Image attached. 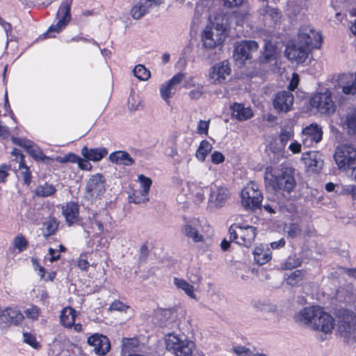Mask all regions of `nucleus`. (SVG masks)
Masks as SVG:
<instances>
[{
  "mask_svg": "<svg viewBox=\"0 0 356 356\" xmlns=\"http://www.w3.org/2000/svg\"><path fill=\"white\" fill-rule=\"evenodd\" d=\"M289 6L294 15H297L302 9L307 6L306 0H289Z\"/></svg>",
  "mask_w": 356,
  "mask_h": 356,
  "instance_id": "09e8293b",
  "label": "nucleus"
},
{
  "mask_svg": "<svg viewBox=\"0 0 356 356\" xmlns=\"http://www.w3.org/2000/svg\"><path fill=\"white\" fill-rule=\"evenodd\" d=\"M232 117L238 121H245L253 116V112L250 107H245L244 104L234 103L231 106Z\"/></svg>",
  "mask_w": 356,
  "mask_h": 356,
  "instance_id": "c756f323",
  "label": "nucleus"
},
{
  "mask_svg": "<svg viewBox=\"0 0 356 356\" xmlns=\"http://www.w3.org/2000/svg\"><path fill=\"white\" fill-rule=\"evenodd\" d=\"M227 36V33L216 31L211 26H207L202 35V40L203 45L208 49L215 48L221 44Z\"/></svg>",
  "mask_w": 356,
  "mask_h": 356,
  "instance_id": "ddd939ff",
  "label": "nucleus"
},
{
  "mask_svg": "<svg viewBox=\"0 0 356 356\" xmlns=\"http://www.w3.org/2000/svg\"><path fill=\"white\" fill-rule=\"evenodd\" d=\"M166 349L175 356H192L195 343L184 334L169 333L165 337Z\"/></svg>",
  "mask_w": 356,
  "mask_h": 356,
  "instance_id": "7ed1b4c3",
  "label": "nucleus"
},
{
  "mask_svg": "<svg viewBox=\"0 0 356 356\" xmlns=\"http://www.w3.org/2000/svg\"><path fill=\"white\" fill-rule=\"evenodd\" d=\"M334 326V319L321 308L317 312L312 329L319 330L325 334L331 333Z\"/></svg>",
  "mask_w": 356,
  "mask_h": 356,
  "instance_id": "dca6fc26",
  "label": "nucleus"
},
{
  "mask_svg": "<svg viewBox=\"0 0 356 356\" xmlns=\"http://www.w3.org/2000/svg\"><path fill=\"white\" fill-rule=\"evenodd\" d=\"M140 195L136 192L132 197H129V201L135 204H140L146 202L149 200L147 195H144L142 192L138 193Z\"/></svg>",
  "mask_w": 356,
  "mask_h": 356,
  "instance_id": "bf43d9fd",
  "label": "nucleus"
},
{
  "mask_svg": "<svg viewBox=\"0 0 356 356\" xmlns=\"http://www.w3.org/2000/svg\"><path fill=\"white\" fill-rule=\"evenodd\" d=\"M298 41L312 50L320 47L322 36L312 26L303 25L299 29Z\"/></svg>",
  "mask_w": 356,
  "mask_h": 356,
  "instance_id": "1a4fd4ad",
  "label": "nucleus"
},
{
  "mask_svg": "<svg viewBox=\"0 0 356 356\" xmlns=\"http://www.w3.org/2000/svg\"><path fill=\"white\" fill-rule=\"evenodd\" d=\"M231 191L227 186L219 181L212 183L209 188L207 210L213 211L225 206L231 197Z\"/></svg>",
  "mask_w": 356,
  "mask_h": 356,
  "instance_id": "20e7f679",
  "label": "nucleus"
},
{
  "mask_svg": "<svg viewBox=\"0 0 356 356\" xmlns=\"http://www.w3.org/2000/svg\"><path fill=\"white\" fill-rule=\"evenodd\" d=\"M78 161L76 162L78 163L79 168L83 170H91L92 165L86 159H81L78 156Z\"/></svg>",
  "mask_w": 356,
  "mask_h": 356,
  "instance_id": "680f3d73",
  "label": "nucleus"
},
{
  "mask_svg": "<svg viewBox=\"0 0 356 356\" xmlns=\"http://www.w3.org/2000/svg\"><path fill=\"white\" fill-rule=\"evenodd\" d=\"M109 159L111 162L118 165H131L134 160L129 153L124 151H118L110 154Z\"/></svg>",
  "mask_w": 356,
  "mask_h": 356,
  "instance_id": "473e14b6",
  "label": "nucleus"
},
{
  "mask_svg": "<svg viewBox=\"0 0 356 356\" xmlns=\"http://www.w3.org/2000/svg\"><path fill=\"white\" fill-rule=\"evenodd\" d=\"M262 54L259 58V63L267 64L276 63L277 60V50L276 47L270 42L265 40Z\"/></svg>",
  "mask_w": 356,
  "mask_h": 356,
  "instance_id": "a878e982",
  "label": "nucleus"
},
{
  "mask_svg": "<svg viewBox=\"0 0 356 356\" xmlns=\"http://www.w3.org/2000/svg\"><path fill=\"white\" fill-rule=\"evenodd\" d=\"M334 161L341 170H346L356 165V149L350 145H341L337 147Z\"/></svg>",
  "mask_w": 356,
  "mask_h": 356,
  "instance_id": "0eeeda50",
  "label": "nucleus"
},
{
  "mask_svg": "<svg viewBox=\"0 0 356 356\" xmlns=\"http://www.w3.org/2000/svg\"><path fill=\"white\" fill-rule=\"evenodd\" d=\"M258 48L259 45L255 41L242 40L235 44L233 57L239 65H243L245 60L252 58V54Z\"/></svg>",
  "mask_w": 356,
  "mask_h": 356,
  "instance_id": "9b49d317",
  "label": "nucleus"
},
{
  "mask_svg": "<svg viewBox=\"0 0 356 356\" xmlns=\"http://www.w3.org/2000/svg\"><path fill=\"white\" fill-rule=\"evenodd\" d=\"M56 191V189L54 186L47 183L38 186L35 189L36 195L41 197H48L53 195Z\"/></svg>",
  "mask_w": 356,
  "mask_h": 356,
  "instance_id": "37998d69",
  "label": "nucleus"
},
{
  "mask_svg": "<svg viewBox=\"0 0 356 356\" xmlns=\"http://www.w3.org/2000/svg\"><path fill=\"white\" fill-rule=\"evenodd\" d=\"M184 76L183 73H177L161 86V96L165 102L168 103L170 102L169 99L175 94L179 85L184 80Z\"/></svg>",
  "mask_w": 356,
  "mask_h": 356,
  "instance_id": "a211bd4d",
  "label": "nucleus"
},
{
  "mask_svg": "<svg viewBox=\"0 0 356 356\" xmlns=\"http://www.w3.org/2000/svg\"><path fill=\"white\" fill-rule=\"evenodd\" d=\"M343 127L348 134H353L356 132V108L349 109L343 120Z\"/></svg>",
  "mask_w": 356,
  "mask_h": 356,
  "instance_id": "72a5a7b5",
  "label": "nucleus"
},
{
  "mask_svg": "<svg viewBox=\"0 0 356 356\" xmlns=\"http://www.w3.org/2000/svg\"><path fill=\"white\" fill-rule=\"evenodd\" d=\"M254 261L259 265H264L271 259V253L268 248L263 245L256 247L253 252Z\"/></svg>",
  "mask_w": 356,
  "mask_h": 356,
  "instance_id": "c9c22d12",
  "label": "nucleus"
},
{
  "mask_svg": "<svg viewBox=\"0 0 356 356\" xmlns=\"http://www.w3.org/2000/svg\"><path fill=\"white\" fill-rule=\"evenodd\" d=\"M75 311L72 308H65L60 316V322L65 327H71L75 321Z\"/></svg>",
  "mask_w": 356,
  "mask_h": 356,
  "instance_id": "e433bc0d",
  "label": "nucleus"
},
{
  "mask_svg": "<svg viewBox=\"0 0 356 356\" xmlns=\"http://www.w3.org/2000/svg\"><path fill=\"white\" fill-rule=\"evenodd\" d=\"M320 308L318 306L305 307L295 314L294 319L297 323L307 325L312 329L315 318L317 316V312L319 311Z\"/></svg>",
  "mask_w": 356,
  "mask_h": 356,
  "instance_id": "412c9836",
  "label": "nucleus"
},
{
  "mask_svg": "<svg viewBox=\"0 0 356 356\" xmlns=\"http://www.w3.org/2000/svg\"><path fill=\"white\" fill-rule=\"evenodd\" d=\"M284 232L288 237L294 238L301 236L302 229L297 222H289L284 225Z\"/></svg>",
  "mask_w": 356,
  "mask_h": 356,
  "instance_id": "4c0bfd02",
  "label": "nucleus"
},
{
  "mask_svg": "<svg viewBox=\"0 0 356 356\" xmlns=\"http://www.w3.org/2000/svg\"><path fill=\"white\" fill-rule=\"evenodd\" d=\"M263 207L265 211L270 213H275L280 209V206L275 201L271 202L270 204H264Z\"/></svg>",
  "mask_w": 356,
  "mask_h": 356,
  "instance_id": "0e129e2a",
  "label": "nucleus"
},
{
  "mask_svg": "<svg viewBox=\"0 0 356 356\" xmlns=\"http://www.w3.org/2000/svg\"><path fill=\"white\" fill-rule=\"evenodd\" d=\"M339 86L344 94L353 95L356 94V72L342 74L339 79Z\"/></svg>",
  "mask_w": 356,
  "mask_h": 356,
  "instance_id": "bb28decb",
  "label": "nucleus"
},
{
  "mask_svg": "<svg viewBox=\"0 0 356 356\" xmlns=\"http://www.w3.org/2000/svg\"><path fill=\"white\" fill-rule=\"evenodd\" d=\"M134 74L141 81H147L151 76L150 72L143 65H136L134 69Z\"/></svg>",
  "mask_w": 356,
  "mask_h": 356,
  "instance_id": "c03bdc74",
  "label": "nucleus"
},
{
  "mask_svg": "<svg viewBox=\"0 0 356 356\" xmlns=\"http://www.w3.org/2000/svg\"><path fill=\"white\" fill-rule=\"evenodd\" d=\"M105 184L106 180L102 174L92 175L86 183L85 197L92 200L103 195L106 191Z\"/></svg>",
  "mask_w": 356,
  "mask_h": 356,
  "instance_id": "f8f14e48",
  "label": "nucleus"
},
{
  "mask_svg": "<svg viewBox=\"0 0 356 356\" xmlns=\"http://www.w3.org/2000/svg\"><path fill=\"white\" fill-rule=\"evenodd\" d=\"M262 198L261 193L254 183H250L241 191V202L246 208L250 209L261 208Z\"/></svg>",
  "mask_w": 356,
  "mask_h": 356,
  "instance_id": "9d476101",
  "label": "nucleus"
},
{
  "mask_svg": "<svg viewBox=\"0 0 356 356\" xmlns=\"http://www.w3.org/2000/svg\"><path fill=\"white\" fill-rule=\"evenodd\" d=\"M174 283L177 288L183 290L189 297L195 299V295L193 293L194 287L183 279L175 278Z\"/></svg>",
  "mask_w": 356,
  "mask_h": 356,
  "instance_id": "a19ab883",
  "label": "nucleus"
},
{
  "mask_svg": "<svg viewBox=\"0 0 356 356\" xmlns=\"http://www.w3.org/2000/svg\"><path fill=\"white\" fill-rule=\"evenodd\" d=\"M323 131L316 124H312L302 130V143L310 147L313 143H318L322 139Z\"/></svg>",
  "mask_w": 356,
  "mask_h": 356,
  "instance_id": "5701e85b",
  "label": "nucleus"
},
{
  "mask_svg": "<svg viewBox=\"0 0 356 356\" xmlns=\"http://www.w3.org/2000/svg\"><path fill=\"white\" fill-rule=\"evenodd\" d=\"M19 174L26 185H29L31 181V175L29 168L24 163V160L20 161L19 164Z\"/></svg>",
  "mask_w": 356,
  "mask_h": 356,
  "instance_id": "de8ad7c7",
  "label": "nucleus"
},
{
  "mask_svg": "<svg viewBox=\"0 0 356 356\" xmlns=\"http://www.w3.org/2000/svg\"><path fill=\"white\" fill-rule=\"evenodd\" d=\"M78 156L74 153H68L64 156L56 157V161L60 163H65L67 162L76 163L78 161Z\"/></svg>",
  "mask_w": 356,
  "mask_h": 356,
  "instance_id": "603ef678",
  "label": "nucleus"
},
{
  "mask_svg": "<svg viewBox=\"0 0 356 356\" xmlns=\"http://www.w3.org/2000/svg\"><path fill=\"white\" fill-rule=\"evenodd\" d=\"M58 223L54 218L48 220L43 223L42 234L44 237L47 238L49 236L53 235L56 233L58 229Z\"/></svg>",
  "mask_w": 356,
  "mask_h": 356,
  "instance_id": "58836bf2",
  "label": "nucleus"
},
{
  "mask_svg": "<svg viewBox=\"0 0 356 356\" xmlns=\"http://www.w3.org/2000/svg\"><path fill=\"white\" fill-rule=\"evenodd\" d=\"M230 239L236 243L249 248L257 236L256 227L250 225L241 226L233 224L229 229Z\"/></svg>",
  "mask_w": 356,
  "mask_h": 356,
  "instance_id": "39448f33",
  "label": "nucleus"
},
{
  "mask_svg": "<svg viewBox=\"0 0 356 356\" xmlns=\"http://www.w3.org/2000/svg\"><path fill=\"white\" fill-rule=\"evenodd\" d=\"M310 104L322 114H332L336 109L332 92L329 90H325V92H320L314 95L310 99Z\"/></svg>",
  "mask_w": 356,
  "mask_h": 356,
  "instance_id": "6e6552de",
  "label": "nucleus"
},
{
  "mask_svg": "<svg viewBox=\"0 0 356 356\" xmlns=\"http://www.w3.org/2000/svg\"><path fill=\"white\" fill-rule=\"evenodd\" d=\"M128 306L125 305L123 302H122L120 300H115L110 306L109 309L111 310H115V311H126L127 309H128Z\"/></svg>",
  "mask_w": 356,
  "mask_h": 356,
  "instance_id": "e2e57ef3",
  "label": "nucleus"
},
{
  "mask_svg": "<svg viewBox=\"0 0 356 356\" xmlns=\"http://www.w3.org/2000/svg\"><path fill=\"white\" fill-rule=\"evenodd\" d=\"M11 140L14 144L24 147L27 153L35 159L44 161L48 159V157L43 154L42 149L33 141L14 136L11 138Z\"/></svg>",
  "mask_w": 356,
  "mask_h": 356,
  "instance_id": "6ab92c4d",
  "label": "nucleus"
},
{
  "mask_svg": "<svg viewBox=\"0 0 356 356\" xmlns=\"http://www.w3.org/2000/svg\"><path fill=\"white\" fill-rule=\"evenodd\" d=\"M24 341L34 348H38L40 346L37 342L35 337L30 333L23 334Z\"/></svg>",
  "mask_w": 356,
  "mask_h": 356,
  "instance_id": "052dcab7",
  "label": "nucleus"
},
{
  "mask_svg": "<svg viewBox=\"0 0 356 356\" xmlns=\"http://www.w3.org/2000/svg\"><path fill=\"white\" fill-rule=\"evenodd\" d=\"M198 223L196 220L187 221L182 227L183 234L193 242L197 243L203 241V236L197 229Z\"/></svg>",
  "mask_w": 356,
  "mask_h": 356,
  "instance_id": "cd10ccee",
  "label": "nucleus"
},
{
  "mask_svg": "<svg viewBox=\"0 0 356 356\" xmlns=\"http://www.w3.org/2000/svg\"><path fill=\"white\" fill-rule=\"evenodd\" d=\"M13 245L15 248L19 250V252H22L26 248L28 241L23 236L17 235L13 241Z\"/></svg>",
  "mask_w": 356,
  "mask_h": 356,
  "instance_id": "3c124183",
  "label": "nucleus"
},
{
  "mask_svg": "<svg viewBox=\"0 0 356 356\" xmlns=\"http://www.w3.org/2000/svg\"><path fill=\"white\" fill-rule=\"evenodd\" d=\"M311 51L309 47H305L303 44L297 41L296 44L286 47L285 54L289 60L298 63H304L308 58Z\"/></svg>",
  "mask_w": 356,
  "mask_h": 356,
  "instance_id": "f3484780",
  "label": "nucleus"
},
{
  "mask_svg": "<svg viewBox=\"0 0 356 356\" xmlns=\"http://www.w3.org/2000/svg\"><path fill=\"white\" fill-rule=\"evenodd\" d=\"M83 158L94 162L102 160L108 154V151L105 147L88 148L83 147L81 151Z\"/></svg>",
  "mask_w": 356,
  "mask_h": 356,
  "instance_id": "c85d7f7f",
  "label": "nucleus"
},
{
  "mask_svg": "<svg viewBox=\"0 0 356 356\" xmlns=\"http://www.w3.org/2000/svg\"><path fill=\"white\" fill-rule=\"evenodd\" d=\"M294 102L293 95L289 90L278 92L273 100L274 108L279 113H287L292 109Z\"/></svg>",
  "mask_w": 356,
  "mask_h": 356,
  "instance_id": "4468645a",
  "label": "nucleus"
},
{
  "mask_svg": "<svg viewBox=\"0 0 356 356\" xmlns=\"http://www.w3.org/2000/svg\"><path fill=\"white\" fill-rule=\"evenodd\" d=\"M268 191L290 194L296 187L294 170L291 168L267 167L264 174Z\"/></svg>",
  "mask_w": 356,
  "mask_h": 356,
  "instance_id": "f257e3e1",
  "label": "nucleus"
},
{
  "mask_svg": "<svg viewBox=\"0 0 356 356\" xmlns=\"http://www.w3.org/2000/svg\"><path fill=\"white\" fill-rule=\"evenodd\" d=\"M212 145L207 140H202L196 152V157L200 161H204L207 155L211 151Z\"/></svg>",
  "mask_w": 356,
  "mask_h": 356,
  "instance_id": "79ce46f5",
  "label": "nucleus"
},
{
  "mask_svg": "<svg viewBox=\"0 0 356 356\" xmlns=\"http://www.w3.org/2000/svg\"><path fill=\"white\" fill-rule=\"evenodd\" d=\"M209 26L215 29L216 31L227 32V19L223 13H218L214 17H210Z\"/></svg>",
  "mask_w": 356,
  "mask_h": 356,
  "instance_id": "f704fd0d",
  "label": "nucleus"
},
{
  "mask_svg": "<svg viewBox=\"0 0 356 356\" xmlns=\"http://www.w3.org/2000/svg\"><path fill=\"white\" fill-rule=\"evenodd\" d=\"M23 319V314L16 308L8 307L0 313V322L5 325H17Z\"/></svg>",
  "mask_w": 356,
  "mask_h": 356,
  "instance_id": "393cba45",
  "label": "nucleus"
},
{
  "mask_svg": "<svg viewBox=\"0 0 356 356\" xmlns=\"http://www.w3.org/2000/svg\"><path fill=\"white\" fill-rule=\"evenodd\" d=\"M162 3V0H140L131 10L134 19H139L147 13L156 10Z\"/></svg>",
  "mask_w": 356,
  "mask_h": 356,
  "instance_id": "2eb2a0df",
  "label": "nucleus"
},
{
  "mask_svg": "<svg viewBox=\"0 0 356 356\" xmlns=\"http://www.w3.org/2000/svg\"><path fill=\"white\" fill-rule=\"evenodd\" d=\"M309 156L307 165L309 170L318 172L323 167V159L322 155L318 152H312L307 154Z\"/></svg>",
  "mask_w": 356,
  "mask_h": 356,
  "instance_id": "2f4dec72",
  "label": "nucleus"
},
{
  "mask_svg": "<svg viewBox=\"0 0 356 356\" xmlns=\"http://www.w3.org/2000/svg\"><path fill=\"white\" fill-rule=\"evenodd\" d=\"M205 199L204 191L203 188H199L194 196V201L196 204L202 203Z\"/></svg>",
  "mask_w": 356,
  "mask_h": 356,
  "instance_id": "338daca9",
  "label": "nucleus"
},
{
  "mask_svg": "<svg viewBox=\"0 0 356 356\" xmlns=\"http://www.w3.org/2000/svg\"><path fill=\"white\" fill-rule=\"evenodd\" d=\"M225 157L220 152L215 151L211 154V161L215 164H219L224 161Z\"/></svg>",
  "mask_w": 356,
  "mask_h": 356,
  "instance_id": "69168bd1",
  "label": "nucleus"
},
{
  "mask_svg": "<svg viewBox=\"0 0 356 356\" xmlns=\"http://www.w3.org/2000/svg\"><path fill=\"white\" fill-rule=\"evenodd\" d=\"M24 314L28 318L36 320L38 319L40 314V309L38 307L33 305L31 307L26 309L24 311Z\"/></svg>",
  "mask_w": 356,
  "mask_h": 356,
  "instance_id": "5fc2aeb1",
  "label": "nucleus"
},
{
  "mask_svg": "<svg viewBox=\"0 0 356 356\" xmlns=\"http://www.w3.org/2000/svg\"><path fill=\"white\" fill-rule=\"evenodd\" d=\"M188 273V278L193 284H200L202 282V276L198 269L191 270Z\"/></svg>",
  "mask_w": 356,
  "mask_h": 356,
  "instance_id": "13d9d810",
  "label": "nucleus"
},
{
  "mask_svg": "<svg viewBox=\"0 0 356 356\" xmlns=\"http://www.w3.org/2000/svg\"><path fill=\"white\" fill-rule=\"evenodd\" d=\"M88 343L93 346L94 351L99 355H106L111 349L109 339L107 337L100 334H94L88 337Z\"/></svg>",
  "mask_w": 356,
  "mask_h": 356,
  "instance_id": "4be33fe9",
  "label": "nucleus"
},
{
  "mask_svg": "<svg viewBox=\"0 0 356 356\" xmlns=\"http://www.w3.org/2000/svg\"><path fill=\"white\" fill-rule=\"evenodd\" d=\"M79 210V204L74 202H67L65 205L63 206V215L70 225L78 219Z\"/></svg>",
  "mask_w": 356,
  "mask_h": 356,
  "instance_id": "7c9ffc66",
  "label": "nucleus"
},
{
  "mask_svg": "<svg viewBox=\"0 0 356 356\" xmlns=\"http://www.w3.org/2000/svg\"><path fill=\"white\" fill-rule=\"evenodd\" d=\"M231 74V68L227 60L216 64L209 72L210 79L214 84L223 83Z\"/></svg>",
  "mask_w": 356,
  "mask_h": 356,
  "instance_id": "aec40b11",
  "label": "nucleus"
},
{
  "mask_svg": "<svg viewBox=\"0 0 356 356\" xmlns=\"http://www.w3.org/2000/svg\"><path fill=\"white\" fill-rule=\"evenodd\" d=\"M252 304L254 308L261 312H270L276 309L275 306L266 299L254 300Z\"/></svg>",
  "mask_w": 356,
  "mask_h": 356,
  "instance_id": "ea45409f",
  "label": "nucleus"
},
{
  "mask_svg": "<svg viewBox=\"0 0 356 356\" xmlns=\"http://www.w3.org/2000/svg\"><path fill=\"white\" fill-rule=\"evenodd\" d=\"M194 89L190 90L188 93V97L191 100L200 99L202 96L205 93L204 87L203 84H192Z\"/></svg>",
  "mask_w": 356,
  "mask_h": 356,
  "instance_id": "49530a36",
  "label": "nucleus"
},
{
  "mask_svg": "<svg viewBox=\"0 0 356 356\" xmlns=\"http://www.w3.org/2000/svg\"><path fill=\"white\" fill-rule=\"evenodd\" d=\"M233 351L239 356H243L250 352L248 348L243 346H234Z\"/></svg>",
  "mask_w": 356,
  "mask_h": 356,
  "instance_id": "774afa93",
  "label": "nucleus"
},
{
  "mask_svg": "<svg viewBox=\"0 0 356 356\" xmlns=\"http://www.w3.org/2000/svg\"><path fill=\"white\" fill-rule=\"evenodd\" d=\"M301 262V259L299 257L296 255H293L288 258L285 264V268L287 269L297 268L300 266Z\"/></svg>",
  "mask_w": 356,
  "mask_h": 356,
  "instance_id": "864d4df0",
  "label": "nucleus"
},
{
  "mask_svg": "<svg viewBox=\"0 0 356 356\" xmlns=\"http://www.w3.org/2000/svg\"><path fill=\"white\" fill-rule=\"evenodd\" d=\"M72 0H67L63 2L56 13L58 22L56 24H52L44 34L46 37L54 38V33H58L64 29L71 20V4Z\"/></svg>",
  "mask_w": 356,
  "mask_h": 356,
  "instance_id": "423d86ee",
  "label": "nucleus"
},
{
  "mask_svg": "<svg viewBox=\"0 0 356 356\" xmlns=\"http://www.w3.org/2000/svg\"><path fill=\"white\" fill-rule=\"evenodd\" d=\"M138 181L143 188V190L140 192H142L144 195H148L149 188L152 183L151 179L143 175H140L138 176Z\"/></svg>",
  "mask_w": 356,
  "mask_h": 356,
  "instance_id": "8fccbe9b",
  "label": "nucleus"
},
{
  "mask_svg": "<svg viewBox=\"0 0 356 356\" xmlns=\"http://www.w3.org/2000/svg\"><path fill=\"white\" fill-rule=\"evenodd\" d=\"M293 136V131L286 129H282L280 134V140L283 147H285L286 143Z\"/></svg>",
  "mask_w": 356,
  "mask_h": 356,
  "instance_id": "4d7b16f0",
  "label": "nucleus"
},
{
  "mask_svg": "<svg viewBox=\"0 0 356 356\" xmlns=\"http://www.w3.org/2000/svg\"><path fill=\"white\" fill-rule=\"evenodd\" d=\"M138 345V341L136 339H126L124 340L123 350L124 353L129 352L137 348Z\"/></svg>",
  "mask_w": 356,
  "mask_h": 356,
  "instance_id": "6e6d98bb",
  "label": "nucleus"
},
{
  "mask_svg": "<svg viewBox=\"0 0 356 356\" xmlns=\"http://www.w3.org/2000/svg\"><path fill=\"white\" fill-rule=\"evenodd\" d=\"M304 275L303 271L296 270L287 276L286 279V283L291 286H296L303 279Z\"/></svg>",
  "mask_w": 356,
  "mask_h": 356,
  "instance_id": "a18cd8bd",
  "label": "nucleus"
},
{
  "mask_svg": "<svg viewBox=\"0 0 356 356\" xmlns=\"http://www.w3.org/2000/svg\"><path fill=\"white\" fill-rule=\"evenodd\" d=\"M259 19L265 26H275L281 17V14L277 8L266 5L259 10Z\"/></svg>",
  "mask_w": 356,
  "mask_h": 356,
  "instance_id": "b1692460",
  "label": "nucleus"
},
{
  "mask_svg": "<svg viewBox=\"0 0 356 356\" xmlns=\"http://www.w3.org/2000/svg\"><path fill=\"white\" fill-rule=\"evenodd\" d=\"M337 333L346 343L356 342V319L355 314L342 309L337 314Z\"/></svg>",
  "mask_w": 356,
  "mask_h": 356,
  "instance_id": "f03ea898",
  "label": "nucleus"
}]
</instances>
